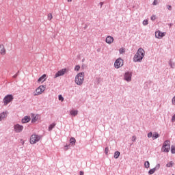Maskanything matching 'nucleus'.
<instances>
[{
	"mask_svg": "<svg viewBox=\"0 0 175 175\" xmlns=\"http://www.w3.org/2000/svg\"><path fill=\"white\" fill-rule=\"evenodd\" d=\"M152 5H158V0H154Z\"/></svg>",
	"mask_w": 175,
	"mask_h": 175,
	"instance_id": "c9c22d12",
	"label": "nucleus"
},
{
	"mask_svg": "<svg viewBox=\"0 0 175 175\" xmlns=\"http://www.w3.org/2000/svg\"><path fill=\"white\" fill-rule=\"evenodd\" d=\"M154 134H152V132H150L148 134V137H152Z\"/></svg>",
	"mask_w": 175,
	"mask_h": 175,
	"instance_id": "72a5a7b5",
	"label": "nucleus"
},
{
	"mask_svg": "<svg viewBox=\"0 0 175 175\" xmlns=\"http://www.w3.org/2000/svg\"><path fill=\"white\" fill-rule=\"evenodd\" d=\"M78 111L77 110H72L70 111V114L71 116H73L74 117H76V115L77 114Z\"/></svg>",
	"mask_w": 175,
	"mask_h": 175,
	"instance_id": "412c9836",
	"label": "nucleus"
},
{
	"mask_svg": "<svg viewBox=\"0 0 175 175\" xmlns=\"http://www.w3.org/2000/svg\"><path fill=\"white\" fill-rule=\"evenodd\" d=\"M84 82V72L78 73L75 77V83L81 85Z\"/></svg>",
	"mask_w": 175,
	"mask_h": 175,
	"instance_id": "f03ea898",
	"label": "nucleus"
},
{
	"mask_svg": "<svg viewBox=\"0 0 175 175\" xmlns=\"http://www.w3.org/2000/svg\"><path fill=\"white\" fill-rule=\"evenodd\" d=\"M13 99H14L13 95L8 94L3 98L4 105L6 106V105H8V103H10V102H12Z\"/></svg>",
	"mask_w": 175,
	"mask_h": 175,
	"instance_id": "423d86ee",
	"label": "nucleus"
},
{
	"mask_svg": "<svg viewBox=\"0 0 175 175\" xmlns=\"http://www.w3.org/2000/svg\"><path fill=\"white\" fill-rule=\"evenodd\" d=\"M46 74H44L42 75L38 79V83H40L41 81L43 83V81H46Z\"/></svg>",
	"mask_w": 175,
	"mask_h": 175,
	"instance_id": "dca6fc26",
	"label": "nucleus"
},
{
	"mask_svg": "<svg viewBox=\"0 0 175 175\" xmlns=\"http://www.w3.org/2000/svg\"><path fill=\"white\" fill-rule=\"evenodd\" d=\"M14 129L16 133H20L21 132H23V129H24V126L22 125H20L19 124H17L14 125Z\"/></svg>",
	"mask_w": 175,
	"mask_h": 175,
	"instance_id": "0eeeda50",
	"label": "nucleus"
},
{
	"mask_svg": "<svg viewBox=\"0 0 175 175\" xmlns=\"http://www.w3.org/2000/svg\"><path fill=\"white\" fill-rule=\"evenodd\" d=\"M167 9H168V10H172V5H167Z\"/></svg>",
	"mask_w": 175,
	"mask_h": 175,
	"instance_id": "e433bc0d",
	"label": "nucleus"
},
{
	"mask_svg": "<svg viewBox=\"0 0 175 175\" xmlns=\"http://www.w3.org/2000/svg\"><path fill=\"white\" fill-rule=\"evenodd\" d=\"M169 65H170V66H171V68H174V63H173V61L170 60Z\"/></svg>",
	"mask_w": 175,
	"mask_h": 175,
	"instance_id": "393cba45",
	"label": "nucleus"
},
{
	"mask_svg": "<svg viewBox=\"0 0 175 175\" xmlns=\"http://www.w3.org/2000/svg\"><path fill=\"white\" fill-rule=\"evenodd\" d=\"M66 150H68V148H69L70 147V145H66Z\"/></svg>",
	"mask_w": 175,
	"mask_h": 175,
	"instance_id": "37998d69",
	"label": "nucleus"
},
{
	"mask_svg": "<svg viewBox=\"0 0 175 175\" xmlns=\"http://www.w3.org/2000/svg\"><path fill=\"white\" fill-rule=\"evenodd\" d=\"M163 36H165V33L161 32V31H158L155 32V37L157 39H162V38H163Z\"/></svg>",
	"mask_w": 175,
	"mask_h": 175,
	"instance_id": "f8f14e48",
	"label": "nucleus"
},
{
	"mask_svg": "<svg viewBox=\"0 0 175 175\" xmlns=\"http://www.w3.org/2000/svg\"><path fill=\"white\" fill-rule=\"evenodd\" d=\"M172 175H174V174H172Z\"/></svg>",
	"mask_w": 175,
	"mask_h": 175,
	"instance_id": "a18cd8bd",
	"label": "nucleus"
},
{
	"mask_svg": "<svg viewBox=\"0 0 175 175\" xmlns=\"http://www.w3.org/2000/svg\"><path fill=\"white\" fill-rule=\"evenodd\" d=\"M146 53V51H144V49L142 48H139L135 55L133 57V62H140L141 61H143V58H144V54Z\"/></svg>",
	"mask_w": 175,
	"mask_h": 175,
	"instance_id": "f257e3e1",
	"label": "nucleus"
},
{
	"mask_svg": "<svg viewBox=\"0 0 175 175\" xmlns=\"http://www.w3.org/2000/svg\"><path fill=\"white\" fill-rule=\"evenodd\" d=\"M79 174H80V175H84V172L80 171Z\"/></svg>",
	"mask_w": 175,
	"mask_h": 175,
	"instance_id": "a19ab883",
	"label": "nucleus"
},
{
	"mask_svg": "<svg viewBox=\"0 0 175 175\" xmlns=\"http://www.w3.org/2000/svg\"><path fill=\"white\" fill-rule=\"evenodd\" d=\"M106 43H108V44H111L113 42H114V38L110 36H107L105 40Z\"/></svg>",
	"mask_w": 175,
	"mask_h": 175,
	"instance_id": "ddd939ff",
	"label": "nucleus"
},
{
	"mask_svg": "<svg viewBox=\"0 0 175 175\" xmlns=\"http://www.w3.org/2000/svg\"><path fill=\"white\" fill-rule=\"evenodd\" d=\"M142 24L143 25H148V20H144Z\"/></svg>",
	"mask_w": 175,
	"mask_h": 175,
	"instance_id": "cd10ccee",
	"label": "nucleus"
},
{
	"mask_svg": "<svg viewBox=\"0 0 175 175\" xmlns=\"http://www.w3.org/2000/svg\"><path fill=\"white\" fill-rule=\"evenodd\" d=\"M144 166L146 169H148L150 167V162L149 161H146L144 163Z\"/></svg>",
	"mask_w": 175,
	"mask_h": 175,
	"instance_id": "b1692460",
	"label": "nucleus"
},
{
	"mask_svg": "<svg viewBox=\"0 0 175 175\" xmlns=\"http://www.w3.org/2000/svg\"><path fill=\"white\" fill-rule=\"evenodd\" d=\"M172 154H175V147L174 146H171Z\"/></svg>",
	"mask_w": 175,
	"mask_h": 175,
	"instance_id": "bb28decb",
	"label": "nucleus"
},
{
	"mask_svg": "<svg viewBox=\"0 0 175 175\" xmlns=\"http://www.w3.org/2000/svg\"><path fill=\"white\" fill-rule=\"evenodd\" d=\"M155 15H152V16H151V18H150V20H152V21H155Z\"/></svg>",
	"mask_w": 175,
	"mask_h": 175,
	"instance_id": "f704fd0d",
	"label": "nucleus"
},
{
	"mask_svg": "<svg viewBox=\"0 0 175 175\" xmlns=\"http://www.w3.org/2000/svg\"><path fill=\"white\" fill-rule=\"evenodd\" d=\"M4 118H6V113L3 112L0 114V121H2Z\"/></svg>",
	"mask_w": 175,
	"mask_h": 175,
	"instance_id": "a211bd4d",
	"label": "nucleus"
},
{
	"mask_svg": "<svg viewBox=\"0 0 175 175\" xmlns=\"http://www.w3.org/2000/svg\"><path fill=\"white\" fill-rule=\"evenodd\" d=\"M124 80L127 81V83H129L132 81V72H126L124 73Z\"/></svg>",
	"mask_w": 175,
	"mask_h": 175,
	"instance_id": "6e6552de",
	"label": "nucleus"
},
{
	"mask_svg": "<svg viewBox=\"0 0 175 175\" xmlns=\"http://www.w3.org/2000/svg\"><path fill=\"white\" fill-rule=\"evenodd\" d=\"M105 154H106V155H107V154H109V148H105Z\"/></svg>",
	"mask_w": 175,
	"mask_h": 175,
	"instance_id": "473e14b6",
	"label": "nucleus"
},
{
	"mask_svg": "<svg viewBox=\"0 0 175 175\" xmlns=\"http://www.w3.org/2000/svg\"><path fill=\"white\" fill-rule=\"evenodd\" d=\"M123 65H124V60H122L121 57H119L118 59H117L114 63V66L116 69H120V68H121V66H123Z\"/></svg>",
	"mask_w": 175,
	"mask_h": 175,
	"instance_id": "39448f33",
	"label": "nucleus"
},
{
	"mask_svg": "<svg viewBox=\"0 0 175 175\" xmlns=\"http://www.w3.org/2000/svg\"><path fill=\"white\" fill-rule=\"evenodd\" d=\"M119 53H120V54H124V53H125V49L124 48H121L119 50Z\"/></svg>",
	"mask_w": 175,
	"mask_h": 175,
	"instance_id": "a878e982",
	"label": "nucleus"
},
{
	"mask_svg": "<svg viewBox=\"0 0 175 175\" xmlns=\"http://www.w3.org/2000/svg\"><path fill=\"white\" fill-rule=\"evenodd\" d=\"M161 151L163 152H169L170 151V141L165 140L161 148Z\"/></svg>",
	"mask_w": 175,
	"mask_h": 175,
	"instance_id": "7ed1b4c3",
	"label": "nucleus"
},
{
	"mask_svg": "<svg viewBox=\"0 0 175 175\" xmlns=\"http://www.w3.org/2000/svg\"><path fill=\"white\" fill-rule=\"evenodd\" d=\"M59 100H61V102H64V97L62 96V95H59Z\"/></svg>",
	"mask_w": 175,
	"mask_h": 175,
	"instance_id": "7c9ffc66",
	"label": "nucleus"
},
{
	"mask_svg": "<svg viewBox=\"0 0 175 175\" xmlns=\"http://www.w3.org/2000/svg\"><path fill=\"white\" fill-rule=\"evenodd\" d=\"M68 72V69L66 68H63L60 70H59L55 75V79H57V77H59V76H64L65 73Z\"/></svg>",
	"mask_w": 175,
	"mask_h": 175,
	"instance_id": "1a4fd4ad",
	"label": "nucleus"
},
{
	"mask_svg": "<svg viewBox=\"0 0 175 175\" xmlns=\"http://www.w3.org/2000/svg\"><path fill=\"white\" fill-rule=\"evenodd\" d=\"M38 118H36V116H33V118H31V122H36Z\"/></svg>",
	"mask_w": 175,
	"mask_h": 175,
	"instance_id": "c85d7f7f",
	"label": "nucleus"
},
{
	"mask_svg": "<svg viewBox=\"0 0 175 175\" xmlns=\"http://www.w3.org/2000/svg\"><path fill=\"white\" fill-rule=\"evenodd\" d=\"M31 121V117L29 116H25L22 119V124H27V122H29Z\"/></svg>",
	"mask_w": 175,
	"mask_h": 175,
	"instance_id": "4468645a",
	"label": "nucleus"
},
{
	"mask_svg": "<svg viewBox=\"0 0 175 175\" xmlns=\"http://www.w3.org/2000/svg\"><path fill=\"white\" fill-rule=\"evenodd\" d=\"M120 155H121V152H120V151H116L114 152L113 158H115V159H118Z\"/></svg>",
	"mask_w": 175,
	"mask_h": 175,
	"instance_id": "f3484780",
	"label": "nucleus"
},
{
	"mask_svg": "<svg viewBox=\"0 0 175 175\" xmlns=\"http://www.w3.org/2000/svg\"><path fill=\"white\" fill-rule=\"evenodd\" d=\"M75 70H77V72H79V70H80V66L77 65L75 68Z\"/></svg>",
	"mask_w": 175,
	"mask_h": 175,
	"instance_id": "c756f323",
	"label": "nucleus"
},
{
	"mask_svg": "<svg viewBox=\"0 0 175 175\" xmlns=\"http://www.w3.org/2000/svg\"><path fill=\"white\" fill-rule=\"evenodd\" d=\"M159 134L158 133H157V132H154V133H153V135H152V139L153 140H155V139H158V137H159Z\"/></svg>",
	"mask_w": 175,
	"mask_h": 175,
	"instance_id": "6ab92c4d",
	"label": "nucleus"
},
{
	"mask_svg": "<svg viewBox=\"0 0 175 175\" xmlns=\"http://www.w3.org/2000/svg\"><path fill=\"white\" fill-rule=\"evenodd\" d=\"M40 139H42V136H39L38 135H32L30 137V144H35V143H38Z\"/></svg>",
	"mask_w": 175,
	"mask_h": 175,
	"instance_id": "20e7f679",
	"label": "nucleus"
},
{
	"mask_svg": "<svg viewBox=\"0 0 175 175\" xmlns=\"http://www.w3.org/2000/svg\"><path fill=\"white\" fill-rule=\"evenodd\" d=\"M159 167H161V165L157 164V165L154 168H152L148 171V174H150V175L154 174V173H155V172H157V170H158L159 169Z\"/></svg>",
	"mask_w": 175,
	"mask_h": 175,
	"instance_id": "9b49d317",
	"label": "nucleus"
},
{
	"mask_svg": "<svg viewBox=\"0 0 175 175\" xmlns=\"http://www.w3.org/2000/svg\"><path fill=\"white\" fill-rule=\"evenodd\" d=\"M17 76H18V73L15 74V75L13 76L14 79H16V77H17Z\"/></svg>",
	"mask_w": 175,
	"mask_h": 175,
	"instance_id": "79ce46f5",
	"label": "nucleus"
},
{
	"mask_svg": "<svg viewBox=\"0 0 175 175\" xmlns=\"http://www.w3.org/2000/svg\"><path fill=\"white\" fill-rule=\"evenodd\" d=\"M70 143L72 146H75L76 144V139L75 137H71L70 139Z\"/></svg>",
	"mask_w": 175,
	"mask_h": 175,
	"instance_id": "aec40b11",
	"label": "nucleus"
},
{
	"mask_svg": "<svg viewBox=\"0 0 175 175\" xmlns=\"http://www.w3.org/2000/svg\"><path fill=\"white\" fill-rule=\"evenodd\" d=\"M0 54L2 55H5L6 54V50L5 49V46L3 44L0 45Z\"/></svg>",
	"mask_w": 175,
	"mask_h": 175,
	"instance_id": "2eb2a0df",
	"label": "nucleus"
},
{
	"mask_svg": "<svg viewBox=\"0 0 175 175\" xmlns=\"http://www.w3.org/2000/svg\"><path fill=\"white\" fill-rule=\"evenodd\" d=\"M68 2H72V0H68Z\"/></svg>",
	"mask_w": 175,
	"mask_h": 175,
	"instance_id": "c03bdc74",
	"label": "nucleus"
},
{
	"mask_svg": "<svg viewBox=\"0 0 175 175\" xmlns=\"http://www.w3.org/2000/svg\"><path fill=\"white\" fill-rule=\"evenodd\" d=\"M46 90V86L44 85H40L36 90V92H37V95H40L42 92H44Z\"/></svg>",
	"mask_w": 175,
	"mask_h": 175,
	"instance_id": "9d476101",
	"label": "nucleus"
},
{
	"mask_svg": "<svg viewBox=\"0 0 175 175\" xmlns=\"http://www.w3.org/2000/svg\"><path fill=\"white\" fill-rule=\"evenodd\" d=\"M175 121V115H174L172 117V122H174Z\"/></svg>",
	"mask_w": 175,
	"mask_h": 175,
	"instance_id": "4c0bfd02",
	"label": "nucleus"
},
{
	"mask_svg": "<svg viewBox=\"0 0 175 175\" xmlns=\"http://www.w3.org/2000/svg\"><path fill=\"white\" fill-rule=\"evenodd\" d=\"M53 19V14H48V20H52Z\"/></svg>",
	"mask_w": 175,
	"mask_h": 175,
	"instance_id": "2f4dec72",
	"label": "nucleus"
},
{
	"mask_svg": "<svg viewBox=\"0 0 175 175\" xmlns=\"http://www.w3.org/2000/svg\"><path fill=\"white\" fill-rule=\"evenodd\" d=\"M173 166V161H170L166 164L167 167H172Z\"/></svg>",
	"mask_w": 175,
	"mask_h": 175,
	"instance_id": "5701e85b",
	"label": "nucleus"
},
{
	"mask_svg": "<svg viewBox=\"0 0 175 175\" xmlns=\"http://www.w3.org/2000/svg\"><path fill=\"white\" fill-rule=\"evenodd\" d=\"M99 5L100 6V8H102V6H103V2H100Z\"/></svg>",
	"mask_w": 175,
	"mask_h": 175,
	"instance_id": "ea45409f",
	"label": "nucleus"
},
{
	"mask_svg": "<svg viewBox=\"0 0 175 175\" xmlns=\"http://www.w3.org/2000/svg\"><path fill=\"white\" fill-rule=\"evenodd\" d=\"M132 142H136V136L132 137Z\"/></svg>",
	"mask_w": 175,
	"mask_h": 175,
	"instance_id": "58836bf2",
	"label": "nucleus"
},
{
	"mask_svg": "<svg viewBox=\"0 0 175 175\" xmlns=\"http://www.w3.org/2000/svg\"><path fill=\"white\" fill-rule=\"evenodd\" d=\"M55 126V123H52L51 124H50L49 127V131H53V128Z\"/></svg>",
	"mask_w": 175,
	"mask_h": 175,
	"instance_id": "4be33fe9",
	"label": "nucleus"
}]
</instances>
